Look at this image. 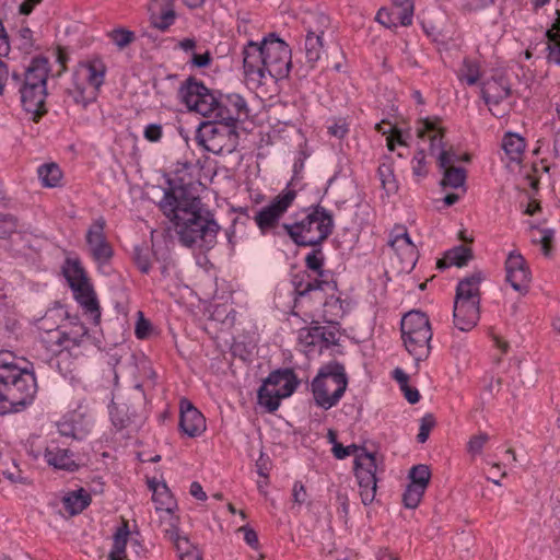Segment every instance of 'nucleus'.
Wrapping results in <instances>:
<instances>
[{
  "mask_svg": "<svg viewBox=\"0 0 560 560\" xmlns=\"http://www.w3.org/2000/svg\"><path fill=\"white\" fill-rule=\"evenodd\" d=\"M480 318V304L454 301L453 323L460 331L471 330Z\"/></svg>",
  "mask_w": 560,
  "mask_h": 560,
  "instance_id": "28",
  "label": "nucleus"
},
{
  "mask_svg": "<svg viewBox=\"0 0 560 560\" xmlns=\"http://www.w3.org/2000/svg\"><path fill=\"white\" fill-rule=\"evenodd\" d=\"M236 533L242 535L244 542L255 551L260 549V544L256 530L248 524L241 525Z\"/></svg>",
  "mask_w": 560,
  "mask_h": 560,
  "instance_id": "50",
  "label": "nucleus"
},
{
  "mask_svg": "<svg viewBox=\"0 0 560 560\" xmlns=\"http://www.w3.org/2000/svg\"><path fill=\"white\" fill-rule=\"evenodd\" d=\"M412 172L416 176H425V154L423 150H419L412 159Z\"/></svg>",
  "mask_w": 560,
  "mask_h": 560,
  "instance_id": "56",
  "label": "nucleus"
},
{
  "mask_svg": "<svg viewBox=\"0 0 560 560\" xmlns=\"http://www.w3.org/2000/svg\"><path fill=\"white\" fill-rule=\"evenodd\" d=\"M299 341L307 348L319 345V324L315 323V325L312 327L301 328L299 330Z\"/></svg>",
  "mask_w": 560,
  "mask_h": 560,
  "instance_id": "47",
  "label": "nucleus"
},
{
  "mask_svg": "<svg viewBox=\"0 0 560 560\" xmlns=\"http://www.w3.org/2000/svg\"><path fill=\"white\" fill-rule=\"evenodd\" d=\"M294 292L296 294L295 305L310 298L324 306L342 310L341 299L337 295V282L327 278H311L310 275H295L293 278Z\"/></svg>",
  "mask_w": 560,
  "mask_h": 560,
  "instance_id": "8",
  "label": "nucleus"
},
{
  "mask_svg": "<svg viewBox=\"0 0 560 560\" xmlns=\"http://www.w3.org/2000/svg\"><path fill=\"white\" fill-rule=\"evenodd\" d=\"M191 62L198 68L208 67L211 62V55L209 51H206L205 54H194Z\"/></svg>",
  "mask_w": 560,
  "mask_h": 560,
  "instance_id": "64",
  "label": "nucleus"
},
{
  "mask_svg": "<svg viewBox=\"0 0 560 560\" xmlns=\"http://www.w3.org/2000/svg\"><path fill=\"white\" fill-rule=\"evenodd\" d=\"M243 67L247 79L260 82L266 77L264 44L248 42L243 49Z\"/></svg>",
  "mask_w": 560,
  "mask_h": 560,
  "instance_id": "22",
  "label": "nucleus"
},
{
  "mask_svg": "<svg viewBox=\"0 0 560 560\" xmlns=\"http://www.w3.org/2000/svg\"><path fill=\"white\" fill-rule=\"evenodd\" d=\"M482 281L481 272H474L471 276L460 280L456 288L455 300L480 304V283Z\"/></svg>",
  "mask_w": 560,
  "mask_h": 560,
  "instance_id": "29",
  "label": "nucleus"
},
{
  "mask_svg": "<svg viewBox=\"0 0 560 560\" xmlns=\"http://www.w3.org/2000/svg\"><path fill=\"white\" fill-rule=\"evenodd\" d=\"M411 485L424 490L429 486L431 471L427 465H416L409 471Z\"/></svg>",
  "mask_w": 560,
  "mask_h": 560,
  "instance_id": "45",
  "label": "nucleus"
},
{
  "mask_svg": "<svg viewBox=\"0 0 560 560\" xmlns=\"http://www.w3.org/2000/svg\"><path fill=\"white\" fill-rule=\"evenodd\" d=\"M319 337H320V343H324L325 347L336 345L338 341L337 332L335 330L328 329L320 325H319Z\"/></svg>",
  "mask_w": 560,
  "mask_h": 560,
  "instance_id": "61",
  "label": "nucleus"
},
{
  "mask_svg": "<svg viewBox=\"0 0 560 560\" xmlns=\"http://www.w3.org/2000/svg\"><path fill=\"white\" fill-rule=\"evenodd\" d=\"M37 174L45 187H57L62 178V172L58 164L47 163L38 167Z\"/></svg>",
  "mask_w": 560,
  "mask_h": 560,
  "instance_id": "36",
  "label": "nucleus"
},
{
  "mask_svg": "<svg viewBox=\"0 0 560 560\" xmlns=\"http://www.w3.org/2000/svg\"><path fill=\"white\" fill-rule=\"evenodd\" d=\"M45 463L57 470L69 472L77 471L80 467L78 456L69 448L60 447L56 442H50V448L46 454Z\"/></svg>",
  "mask_w": 560,
  "mask_h": 560,
  "instance_id": "26",
  "label": "nucleus"
},
{
  "mask_svg": "<svg viewBox=\"0 0 560 560\" xmlns=\"http://www.w3.org/2000/svg\"><path fill=\"white\" fill-rule=\"evenodd\" d=\"M348 131V125L343 119H338L328 127V133L338 139L345 138Z\"/></svg>",
  "mask_w": 560,
  "mask_h": 560,
  "instance_id": "57",
  "label": "nucleus"
},
{
  "mask_svg": "<svg viewBox=\"0 0 560 560\" xmlns=\"http://www.w3.org/2000/svg\"><path fill=\"white\" fill-rule=\"evenodd\" d=\"M133 261L142 273H149L151 269L149 248L147 246H135Z\"/></svg>",
  "mask_w": 560,
  "mask_h": 560,
  "instance_id": "48",
  "label": "nucleus"
},
{
  "mask_svg": "<svg viewBox=\"0 0 560 560\" xmlns=\"http://www.w3.org/2000/svg\"><path fill=\"white\" fill-rule=\"evenodd\" d=\"M36 393L34 372L28 369L0 370V415L23 410L32 404Z\"/></svg>",
  "mask_w": 560,
  "mask_h": 560,
  "instance_id": "3",
  "label": "nucleus"
},
{
  "mask_svg": "<svg viewBox=\"0 0 560 560\" xmlns=\"http://www.w3.org/2000/svg\"><path fill=\"white\" fill-rule=\"evenodd\" d=\"M480 77L481 71L479 63L469 58H465L458 71V79L465 81L468 85H475Z\"/></svg>",
  "mask_w": 560,
  "mask_h": 560,
  "instance_id": "39",
  "label": "nucleus"
},
{
  "mask_svg": "<svg viewBox=\"0 0 560 560\" xmlns=\"http://www.w3.org/2000/svg\"><path fill=\"white\" fill-rule=\"evenodd\" d=\"M443 170L442 187L459 188L465 185L466 172L462 167H446Z\"/></svg>",
  "mask_w": 560,
  "mask_h": 560,
  "instance_id": "41",
  "label": "nucleus"
},
{
  "mask_svg": "<svg viewBox=\"0 0 560 560\" xmlns=\"http://www.w3.org/2000/svg\"><path fill=\"white\" fill-rule=\"evenodd\" d=\"M422 499V492H404L402 503L407 509H415Z\"/></svg>",
  "mask_w": 560,
  "mask_h": 560,
  "instance_id": "63",
  "label": "nucleus"
},
{
  "mask_svg": "<svg viewBox=\"0 0 560 560\" xmlns=\"http://www.w3.org/2000/svg\"><path fill=\"white\" fill-rule=\"evenodd\" d=\"M393 237L389 241L390 247L394 249L396 257L400 262V271H411L419 258L416 245L411 242L407 230L404 226L395 228Z\"/></svg>",
  "mask_w": 560,
  "mask_h": 560,
  "instance_id": "17",
  "label": "nucleus"
},
{
  "mask_svg": "<svg viewBox=\"0 0 560 560\" xmlns=\"http://www.w3.org/2000/svg\"><path fill=\"white\" fill-rule=\"evenodd\" d=\"M63 330L56 329L48 334L49 341L55 343L58 349L52 351H70L75 347H80L88 338L89 330L85 325L78 319L70 322L69 327L63 326Z\"/></svg>",
  "mask_w": 560,
  "mask_h": 560,
  "instance_id": "19",
  "label": "nucleus"
},
{
  "mask_svg": "<svg viewBox=\"0 0 560 560\" xmlns=\"http://www.w3.org/2000/svg\"><path fill=\"white\" fill-rule=\"evenodd\" d=\"M182 101L189 110H194L203 117L213 118L218 105V96L202 82L189 78L179 90Z\"/></svg>",
  "mask_w": 560,
  "mask_h": 560,
  "instance_id": "12",
  "label": "nucleus"
},
{
  "mask_svg": "<svg viewBox=\"0 0 560 560\" xmlns=\"http://www.w3.org/2000/svg\"><path fill=\"white\" fill-rule=\"evenodd\" d=\"M245 100L238 94L220 95L213 113V121L236 125L242 117H247Z\"/></svg>",
  "mask_w": 560,
  "mask_h": 560,
  "instance_id": "18",
  "label": "nucleus"
},
{
  "mask_svg": "<svg viewBox=\"0 0 560 560\" xmlns=\"http://www.w3.org/2000/svg\"><path fill=\"white\" fill-rule=\"evenodd\" d=\"M296 196V190L289 184L267 206L256 212L254 221L261 234L276 233L281 218L293 205Z\"/></svg>",
  "mask_w": 560,
  "mask_h": 560,
  "instance_id": "11",
  "label": "nucleus"
},
{
  "mask_svg": "<svg viewBox=\"0 0 560 560\" xmlns=\"http://www.w3.org/2000/svg\"><path fill=\"white\" fill-rule=\"evenodd\" d=\"M5 368L10 369V371L13 369H22L15 363V358L10 351L0 352V370Z\"/></svg>",
  "mask_w": 560,
  "mask_h": 560,
  "instance_id": "62",
  "label": "nucleus"
},
{
  "mask_svg": "<svg viewBox=\"0 0 560 560\" xmlns=\"http://www.w3.org/2000/svg\"><path fill=\"white\" fill-rule=\"evenodd\" d=\"M105 226L106 222L101 217L91 224L85 235L90 253L100 265L107 264L114 255L113 247L105 235Z\"/></svg>",
  "mask_w": 560,
  "mask_h": 560,
  "instance_id": "15",
  "label": "nucleus"
},
{
  "mask_svg": "<svg viewBox=\"0 0 560 560\" xmlns=\"http://www.w3.org/2000/svg\"><path fill=\"white\" fill-rule=\"evenodd\" d=\"M334 226L332 213L319 205L308 207L301 220L282 224L290 238L303 247L320 246L332 234Z\"/></svg>",
  "mask_w": 560,
  "mask_h": 560,
  "instance_id": "4",
  "label": "nucleus"
},
{
  "mask_svg": "<svg viewBox=\"0 0 560 560\" xmlns=\"http://www.w3.org/2000/svg\"><path fill=\"white\" fill-rule=\"evenodd\" d=\"M143 135L148 141L158 142L163 135L162 126L159 124H150L145 127Z\"/></svg>",
  "mask_w": 560,
  "mask_h": 560,
  "instance_id": "59",
  "label": "nucleus"
},
{
  "mask_svg": "<svg viewBox=\"0 0 560 560\" xmlns=\"http://www.w3.org/2000/svg\"><path fill=\"white\" fill-rule=\"evenodd\" d=\"M511 95V84L503 77H493L482 83L481 96L489 106V110L497 117L504 116L506 109L499 108L500 104Z\"/></svg>",
  "mask_w": 560,
  "mask_h": 560,
  "instance_id": "16",
  "label": "nucleus"
},
{
  "mask_svg": "<svg viewBox=\"0 0 560 560\" xmlns=\"http://www.w3.org/2000/svg\"><path fill=\"white\" fill-rule=\"evenodd\" d=\"M505 280L522 295L529 289L530 270L520 253L511 252L505 260Z\"/></svg>",
  "mask_w": 560,
  "mask_h": 560,
  "instance_id": "20",
  "label": "nucleus"
},
{
  "mask_svg": "<svg viewBox=\"0 0 560 560\" xmlns=\"http://www.w3.org/2000/svg\"><path fill=\"white\" fill-rule=\"evenodd\" d=\"M488 441L489 435L485 432L471 436L467 443V452L472 456L479 455Z\"/></svg>",
  "mask_w": 560,
  "mask_h": 560,
  "instance_id": "52",
  "label": "nucleus"
},
{
  "mask_svg": "<svg viewBox=\"0 0 560 560\" xmlns=\"http://www.w3.org/2000/svg\"><path fill=\"white\" fill-rule=\"evenodd\" d=\"M89 420L80 409L68 412L58 422V431L62 436L82 440L89 433Z\"/></svg>",
  "mask_w": 560,
  "mask_h": 560,
  "instance_id": "27",
  "label": "nucleus"
},
{
  "mask_svg": "<svg viewBox=\"0 0 560 560\" xmlns=\"http://www.w3.org/2000/svg\"><path fill=\"white\" fill-rule=\"evenodd\" d=\"M303 24L305 25L306 30V37L304 43L305 58L306 62L313 68L320 58L324 30L312 28L310 23H307L305 20L303 21Z\"/></svg>",
  "mask_w": 560,
  "mask_h": 560,
  "instance_id": "30",
  "label": "nucleus"
},
{
  "mask_svg": "<svg viewBox=\"0 0 560 560\" xmlns=\"http://www.w3.org/2000/svg\"><path fill=\"white\" fill-rule=\"evenodd\" d=\"M108 36L120 50L129 46L136 39L133 32L122 27L113 30L109 32Z\"/></svg>",
  "mask_w": 560,
  "mask_h": 560,
  "instance_id": "46",
  "label": "nucleus"
},
{
  "mask_svg": "<svg viewBox=\"0 0 560 560\" xmlns=\"http://www.w3.org/2000/svg\"><path fill=\"white\" fill-rule=\"evenodd\" d=\"M393 5L398 10L396 12V19L402 26H409L412 24L415 3L413 0H392Z\"/></svg>",
  "mask_w": 560,
  "mask_h": 560,
  "instance_id": "43",
  "label": "nucleus"
},
{
  "mask_svg": "<svg viewBox=\"0 0 560 560\" xmlns=\"http://www.w3.org/2000/svg\"><path fill=\"white\" fill-rule=\"evenodd\" d=\"M324 262L325 255L320 246L313 247L312 252L305 257L306 268L314 271L317 275L316 278L331 277L329 271L324 270Z\"/></svg>",
  "mask_w": 560,
  "mask_h": 560,
  "instance_id": "35",
  "label": "nucleus"
},
{
  "mask_svg": "<svg viewBox=\"0 0 560 560\" xmlns=\"http://www.w3.org/2000/svg\"><path fill=\"white\" fill-rule=\"evenodd\" d=\"M175 19L176 13L172 8H170L168 10L162 12L160 16L153 19L152 25L155 28L164 32L175 22Z\"/></svg>",
  "mask_w": 560,
  "mask_h": 560,
  "instance_id": "51",
  "label": "nucleus"
},
{
  "mask_svg": "<svg viewBox=\"0 0 560 560\" xmlns=\"http://www.w3.org/2000/svg\"><path fill=\"white\" fill-rule=\"evenodd\" d=\"M166 536L174 544L179 560H202L199 549L179 529H172Z\"/></svg>",
  "mask_w": 560,
  "mask_h": 560,
  "instance_id": "31",
  "label": "nucleus"
},
{
  "mask_svg": "<svg viewBox=\"0 0 560 560\" xmlns=\"http://www.w3.org/2000/svg\"><path fill=\"white\" fill-rule=\"evenodd\" d=\"M152 500L155 504V510L159 513L165 535L172 533V529H179L178 517L175 514L177 502L173 497V493L153 492Z\"/></svg>",
  "mask_w": 560,
  "mask_h": 560,
  "instance_id": "24",
  "label": "nucleus"
},
{
  "mask_svg": "<svg viewBox=\"0 0 560 560\" xmlns=\"http://www.w3.org/2000/svg\"><path fill=\"white\" fill-rule=\"evenodd\" d=\"M74 300L83 308L85 315H88L94 325L101 322V308L98 300L90 279H85L78 283L70 285Z\"/></svg>",
  "mask_w": 560,
  "mask_h": 560,
  "instance_id": "23",
  "label": "nucleus"
},
{
  "mask_svg": "<svg viewBox=\"0 0 560 560\" xmlns=\"http://www.w3.org/2000/svg\"><path fill=\"white\" fill-rule=\"evenodd\" d=\"M384 124L385 122L382 121L381 124H377L375 128H376L377 131L382 132L383 135L390 133L387 137V148H388V150L389 151H394L396 144H399V145H402V147H407L405 140L402 139L400 130H398L396 128H393L392 126H389L388 129H385V127H383Z\"/></svg>",
  "mask_w": 560,
  "mask_h": 560,
  "instance_id": "49",
  "label": "nucleus"
},
{
  "mask_svg": "<svg viewBox=\"0 0 560 560\" xmlns=\"http://www.w3.org/2000/svg\"><path fill=\"white\" fill-rule=\"evenodd\" d=\"M348 386L342 364L335 362L322 369L312 381V393L316 405L325 410L336 406Z\"/></svg>",
  "mask_w": 560,
  "mask_h": 560,
  "instance_id": "5",
  "label": "nucleus"
},
{
  "mask_svg": "<svg viewBox=\"0 0 560 560\" xmlns=\"http://www.w3.org/2000/svg\"><path fill=\"white\" fill-rule=\"evenodd\" d=\"M375 20L382 24L383 26L387 28H393L397 26L396 19V12H389L385 8H381L375 16Z\"/></svg>",
  "mask_w": 560,
  "mask_h": 560,
  "instance_id": "54",
  "label": "nucleus"
},
{
  "mask_svg": "<svg viewBox=\"0 0 560 560\" xmlns=\"http://www.w3.org/2000/svg\"><path fill=\"white\" fill-rule=\"evenodd\" d=\"M472 258V250L465 245H458L447 250L442 259L438 260V268L444 269L451 266L463 267Z\"/></svg>",
  "mask_w": 560,
  "mask_h": 560,
  "instance_id": "33",
  "label": "nucleus"
},
{
  "mask_svg": "<svg viewBox=\"0 0 560 560\" xmlns=\"http://www.w3.org/2000/svg\"><path fill=\"white\" fill-rule=\"evenodd\" d=\"M354 474L358 483L365 490H376V458L373 453L362 450L360 454L355 455L354 459Z\"/></svg>",
  "mask_w": 560,
  "mask_h": 560,
  "instance_id": "25",
  "label": "nucleus"
},
{
  "mask_svg": "<svg viewBox=\"0 0 560 560\" xmlns=\"http://www.w3.org/2000/svg\"><path fill=\"white\" fill-rule=\"evenodd\" d=\"M434 425H435V419H434L433 415L427 413L424 417H422L420 428H419V433L417 435V441L419 443L427 442V440L429 439L430 432L434 428Z\"/></svg>",
  "mask_w": 560,
  "mask_h": 560,
  "instance_id": "53",
  "label": "nucleus"
},
{
  "mask_svg": "<svg viewBox=\"0 0 560 560\" xmlns=\"http://www.w3.org/2000/svg\"><path fill=\"white\" fill-rule=\"evenodd\" d=\"M502 148L510 161L520 163L525 150V140L516 133L508 132L502 140Z\"/></svg>",
  "mask_w": 560,
  "mask_h": 560,
  "instance_id": "34",
  "label": "nucleus"
},
{
  "mask_svg": "<svg viewBox=\"0 0 560 560\" xmlns=\"http://www.w3.org/2000/svg\"><path fill=\"white\" fill-rule=\"evenodd\" d=\"M198 145L217 155L233 153L240 140L236 125L217 121H202L196 130Z\"/></svg>",
  "mask_w": 560,
  "mask_h": 560,
  "instance_id": "7",
  "label": "nucleus"
},
{
  "mask_svg": "<svg viewBox=\"0 0 560 560\" xmlns=\"http://www.w3.org/2000/svg\"><path fill=\"white\" fill-rule=\"evenodd\" d=\"M63 275L70 285L88 279V275L78 259H67L63 267Z\"/></svg>",
  "mask_w": 560,
  "mask_h": 560,
  "instance_id": "40",
  "label": "nucleus"
},
{
  "mask_svg": "<svg viewBox=\"0 0 560 560\" xmlns=\"http://www.w3.org/2000/svg\"><path fill=\"white\" fill-rule=\"evenodd\" d=\"M377 175L382 183V187L387 190L396 189L393 163L389 158H385L377 168Z\"/></svg>",
  "mask_w": 560,
  "mask_h": 560,
  "instance_id": "44",
  "label": "nucleus"
},
{
  "mask_svg": "<svg viewBox=\"0 0 560 560\" xmlns=\"http://www.w3.org/2000/svg\"><path fill=\"white\" fill-rule=\"evenodd\" d=\"M179 431L188 438L200 436L207 429L206 418L187 398L179 401Z\"/></svg>",
  "mask_w": 560,
  "mask_h": 560,
  "instance_id": "21",
  "label": "nucleus"
},
{
  "mask_svg": "<svg viewBox=\"0 0 560 560\" xmlns=\"http://www.w3.org/2000/svg\"><path fill=\"white\" fill-rule=\"evenodd\" d=\"M358 450L359 447L355 444L343 446L342 444L336 442L332 446L334 456L338 459H343L347 456L355 453Z\"/></svg>",
  "mask_w": 560,
  "mask_h": 560,
  "instance_id": "58",
  "label": "nucleus"
},
{
  "mask_svg": "<svg viewBox=\"0 0 560 560\" xmlns=\"http://www.w3.org/2000/svg\"><path fill=\"white\" fill-rule=\"evenodd\" d=\"M159 207L173 223L182 245L202 252L215 245L220 225L201 199L187 187H171L164 192Z\"/></svg>",
  "mask_w": 560,
  "mask_h": 560,
  "instance_id": "1",
  "label": "nucleus"
},
{
  "mask_svg": "<svg viewBox=\"0 0 560 560\" xmlns=\"http://www.w3.org/2000/svg\"><path fill=\"white\" fill-rule=\"evenodd\" d=\"M88 82L95 88V90H100V88L104 83L105 74H106V66L102 59L95 58L88 62Z\"/></svg>",
  "mask_w": 560,
  "mask_h": 560,
  "instance_id": "38",
  "label": "nucleus"
},
{
  "mask_svg": "<svg viewBox=\"0 0 560 560\" xmlns=\"http://www.w3.org/2000/svg\"><path fill=\"white\" fill-rule=\"evenodd\" d=\"M266 73L279 80L289 75L291 68V49L289 45L270 35L264 38Z\"/></svg>",
  "mask_w": 560,
  "mask_h": 560,
  "instance_id": "13",
  "label": "nucleus"
},
{
  "mask_svg": "<svg viewBox=\"0 0 560 560\" xmlns=\"http://www.w3.org/2000/svg\"><path fill=\"white\" fill-rule=\"evenodd\" d=\"M299 385L292 369L277 370L269 374L258 390V402L268 412L276 411L283 398L291 396Z\"/></svg>",
  "mask_w": 560,
  "mask_h": 560,
  "instance_id": "9",
  "label": "nucleus"
},
{
  "mask_svg": "<svg viewBox=\"0 0 560 560\" xmlns=\"http://www.w3.org/2000/svg\"><path fill=\"white\" fill-rule=\"evenodd\" d=\"M546 36L549 39L548 58L553 62L560 65V19L553 24L552 30L546 32Z\"/></svg>",
  "mask_w": 560,
  "mask_h": 560,
  "instance_id": "42",
  "label": "nucleus"
},
{
  "mask_svg": "<svg viewBox=\"0 0 560 560\" xmlns=\"http://www.w3.org/2000/svg\"><path fill=\"white\" fill-rule=\"evenodd\" d=\"M60 500L59 511L74 515L82 512L91 503V495L90 492H63Z\"/></svg>",
  "mask_w": 560,
  "mask_h": 560,
  "instance_id": "32",
  "label": "nucleus"
},
{
  "mask_svg": "<svg viewBox=\"0 0 560 560\" xmlns=\"http://www.w3.org/2000/svg\"><path fill=\"white\" fill-rule=\"evenodd\" d=\"M49 61L45 57H35L22 75L12 73L11 83L18 89L23 108L33 115L37 122L46 113L47 79Z\"/></svg>",
  "mask_w": 560,
  "mask_h": 560,
  "instance_id": "2",
  "label": "nucleus"
},
{
  "mask_svg": "<svg viewBox=\"0 0 560 560\" xmlns=\"http://www.w3.org/2000/svg\"><path fill=\"white\" fill-rule=\"evenodd\" d=\"M417 136L420 139L430 141L429 152L436 156L440 168L454 167L453 164L459 161V156L453 148H447L444 142L445 129L441 126V119L438 117H428L419 119L417 122Z\"/></svg>",
  "mask_w": 560,
  "mask_h": 560,
  "instance_id": "10",
  "label": "nucleus"
},
{
  "mask_svg": "<svg viewBox=\"0 0 560 560\" xmlns=\"http://www.w3.org/2000/svg\"><path fill=\"white\" fill-rule=\"evenodd\" d=\"M24 448L32 459L38 460L43 458L45 460L46 454H48V450L50 448V442L48 443L39 435H31L26 440Z\"/></svg>",
  "mask_w": 560,
  "mask_h": 560,
  "instance_id": "37",
  "label": "nucleus"
},
{
  "mask_svg": "<svg viewBox=\"0 0 560 560\" xmlns=\"http://www.w3.org/2000/svg\"><path fill=\"white\" fill-rule=\"evenodd\" d=\"M16 231V221L11 215L0 218V238L10 237Z\"/></svg>",
  "mask_w": 560,
  "mask_h": 560,
  "instance_id": "55",
  "label": "nucleus"
},
{
  "mask_svg": "<svg viewBox=\"0 0 560 560\" xmlns=\"http://www.w3.org/2000/svg\"><path fill=\"white\" fill-rule=\"evenodd\" d=\"M541 238L539 243L541 244V249L545 256H549L551 252V244L553 241V230L544 229L541 230Z\"/></svg>",
  "mask_w": 560,
  "mask_h": 560,
  "instance_id": "60",
  "label": "nucleus"
},
{
  "mask_svg": "<svg viewBox=\"0 0 560 560\" xmlns=\"http://www.w3.org/2000/svg\"><path fill=\"white\" fill-rule=\"evenodd\" d=\"M144 552L140 534L127 522L121 523L113 536L109 560H133Z\"/></svg>",
  "mask_w": 560,
  "mask_h": 560,
  "instance_id": "14",
  "label": "nucleus"
},
{
  "mask_svg": "<svg viewBox=\"0 0 560 560\" xmlns=\"http://www.w3.org/2000/svg\"><path fill=\"white\" fill-rule=\"evenodd\" d=\"M401 336L407 351L416 361L425 360L431 350V326L428 316L418 311L407 313L400 324Z\"/></svg>",
  "mask_w": 560,
  "mask_h": 560,
  "instance_id": "6",
  "label": "nucleus"
}]
</instances>
